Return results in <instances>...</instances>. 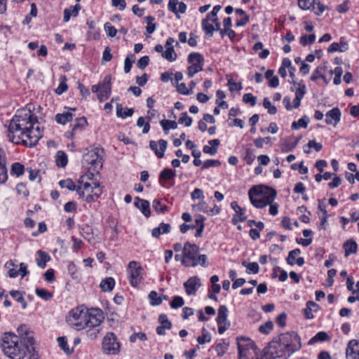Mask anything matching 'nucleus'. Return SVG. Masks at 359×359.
Listing matches in <instances>:
<instances>
[{
  "instance_id": "9",
  "label": "nucleus",
  "mask_w": 359,
  "mask_h": 359,
  "mask_svg": "<svg viewBox=\"0 0 359 359\" xmlns=\"http://www.w3.org/2000/svg\"><path fill=\"white\" fill-rule=\"evenodd\" d=\"M237 345L240 358L248 359L250 357L257 355V348L252 340L245 337H238Z\"/></svg>"
},
{
  "instance_id": "18",
  "label": "nucleus",
  "mask_w": 359,
  "mask_h": 359,
  "mask_svg": "<svg viewBox=\"0 0 359 359\" xmlns=\"http://www.w3.org/2000/svg\"><path fill=\"white\" fill-rule=\"evenodd\" d=\"M346 359H359V340L351 339L346 349Z\"/></svg>"
},
{
  "instance_id": "56",
  "label": "nucleus",
  "mask_w": 359,
  "mask_h": 359,
  "mask_svg": "<svg viewBox=\"0 0 359 359\" xmlns=\"http://www.w3.org/2000/svg\"><path fill=\"white\" fill-rule=\"evenodd\" d=\"M57 340L59 346L61 348L62 350H63L67 355L72 353V351L69 348L67 339L65 337H59Z\"/></svg>"
},
{
  "instance_id": "24",
  "label": "nucleus",
  "mask_w": 359,
  "mask_h": 359,
  "mask_svg": "<svg viewBox=\"0 0 359 359\" xmlns=\"http://www.w3.org/2000/svg\"><path fill=\"white\" fill-rule=\"evenodd\" d=\"M134 205L146 217H149L151 215L150 205L148 201L141 199L139 197L135 198Z\"/></svg>"
},
{
  "instance_id": "45",
  "label": "nucleus",
  "mask_w": 359,
  "mask_h": 359,
  "mask_svg": "<svg viewBox=\"0 0 359 359\" xmlns=\"http://www.w3.org/2000/svg\"><path fill=\"white\" fill-rule=\"evenodd\" d=\"M175 176V171L170 168L163 169L159 175V183L161 184L162 180H170Z\"/></svg>"
},
{
  "instance_id": "4",
  "label": "nucleus",
  "mask_w": 359,
  "mask_h": 359,
  "mask_svg": "<svg viewBox=\"0 0 359 359\" xmlns=\"http://www.w3.org/2000/svg\"><path fill=\"white\" fill-rule=\"evenodd\" d=\"M87 176L83 175L78 180L79 185L77 186L76 192L79 197L88 203L97 201L102 193L100 183L93 182L92 183L84 182Z\"/></svg>"
},
{
  "instance_id": "15",
  "label": "nucleus",
  "mask_w": 359,
  "mask_h": 359,
  "mask_svg": "<svg viewBox=\"0 0 359 359\" xmlns=\"http://www.w3.org/2000/svg\"><path fill=\"white\" fill-rule=\"evenodd\" d=\"M201 286V280L197 276H192L189 278L184 283V287L185 288L186 293L191 296L195 295L196 291Z\"/></svg>"
},
{
  "instance_id": "62",
  "label": "nucleus",
  "mask_w": 359,
  "mask_h": 359,
  "mask_svg": "<svg viewBox=\"0 0 359 359\" xmlns=\"http://www.w3.org/2000/svg\"><path fill=\"white\" fill-rule=\"evenodd\" d=\"M192 118L189 116L186 112L182 113L179 118L178 123L184 124L186 127H189L192 124Z\"/></svg>"
},
{
  "instance_id": "52",
  "label": "nucleus",
  "mask_w": 359,
  "mask_h": 359,
  "mask_svg": "<svg viewBox=\"0 0 359 359\" xmlns=\"http://www.w3.org/2000/svg\"><path fill=\"white\" fill-rule=\"evenodd\" d=\"M196 226L197 227L196 232L195 233L196 237H201L202 235V232L204 229V217L201 215H199L195 219Z\"/></svg>"
},
{
  "instance_id": "31",
  "label": "nucleus",
  "mask_w": 359,
  "mask_h": 359,
  "mask_svg": "<svg viewBox=\"0 0 359 359\" xmlns=\"http://www.w3.org/2000/svg\"><path fill=\"white\" fill-rule=\"evenodd\" d=\"M116 109L117 116L123 119L132 116L135 111L133 108H123L121 104H116Z\"/></svg>"
},
{
  "instance_id": "12",
  "label": "nucleus",
  "mask_w": 359,
  "mask_h": 359,
  "mask_svg": "<svg viewBox=\"0 0 359 359\" xmlns=\"http://www.w3.org/2000/svg\"><path fill=\"white\" fill-rule=\"evenodd\" d=\"M102 347L105 354L115 355L119 353L121 344L115 334L110 332L103 337Z\"/></svg>"
},
{
  "instance_id": "60",
  "label": "nucleus",
  "mask_w": 359,
  "mask_h": 359,
  "mask_svg": "<svg viewBox=\"0 0 359 359\" xmlns=\"http://www.w3.org/2000/svg\"><path fill=\"white\" fill-rule=\"evenodd\" d=\"M36 294L41 299L47 301L53 297L52 293L43 288H36Z\"/></svg>"
},
{
  "instance_id": "53",
  "label": "nucleus",
  "mask_w": 359,
  "mask_h": 359,
  "mask_svg": "<svg viewBox=\"0 0 359 359\" xmlns=\"http://www.w3.org/2000/svg\"><path fill=\"white\" fill-rule=\"evenodd\" d=\"M300 253L301 250L299 248L291 250L286 259L287 263L290 266H293L295 264V261L297 260L296 257L298 256Z\"/></svg>"
},
{
  "instance_id": "3",
  "label": "nucleus",
  "mask_w": 359,
  "mask_h": 359,
  "mask_svg": "<svg viewBox=\"0 0 359 359\" xmlns=\"http://www.w3.org/2000/svg\"><path fill=\"white\" fill-rule=\"evenodd\" d=\"M1 348L5 355L11 359H24L29 356L27 346L19 341L18 336L13 332H5L1 337Z\"/></svg>"
},
{
  "instance_id": "49",
  "label": "nucleus",
  "mask_w": 359,
  "mask_h": 359,
  "mask_svg": "<svg viewBox=\"0 0 359 359\" xmlns=\"http://www.w3.org/2000/svg\"><path fill=\"white\" fill-rule=\"evenodd\" d=\"M10 295L16 299V300L21 304L22 307L23 309H25L27 306V302L25 301V298L23 297L22 293L18 290H11L10 291Z\"/></svg>"
},
{
  "instance_id": "54",
  "label": "nucleus",
  "mask_w": 359,
  "mask_h": 359,
  "mask_svg": "<svg viewBox=\"0 0 359 359\" xmlns=\"http://www.w3.org/2000/svg\"><path fill=\"white\" fill-rule=\"evenodd\" d=\"M203 66L198 65L190 64V66L187 68V74L189 78L193 77L196 74L203 70Z\"/></svg>"
},
{
  "instance_id": "41",
  "label": "nucleus",
  "mask_w": 359,
  "mask_h": 359,
  "mask_svg": "<svg viewBox=\"0 0 359 359\" xmlns=\"http://www.w3.org/2000/svg\"><path fill=\"white\" fill-rule=\"evenodd\" d=\"M236 13L243 16L242 18L236 20V25L237 27L245 26L249 22V15L241 8L236 9Z\"/></svg>"
},
{
  "instance_id": "64",
  "label": "nucleus",
  "mask_w": 359,
  "mask_h": 359,
  "mask_svg": "<svg viewBox=\"0 0 359 359\" xmlns=\"http://www.w3.org/2000/svg\"><path fill=\"white\" fill-rule=\"evenodd\" d=\"M316 40V35L314 34H310V35H303L300 38V43L305 46L308 44L313 43Z\"/></svg>"
},
{
  "instance_id": "20",
  "label": "nucleus",
  "mask_w": 359,
  "mask_h": 359,
  "mask_svg": "<svg viewBox=\"0 0 359 359\" xmlns=\"http://www.w3.org/2000/svg\"><path fill=\"white\" fill-rule=\"evenodd\" d=\"M341 119V111L338 107H334L325 114V123L327 125L336 126Z\"/></svg>"
},
{
  "instance_id": "16",
  "label": "nucleus",
  "mask_w": 359,
  "mask_h": 359,
  "mask_svg": "<svg viewBox=\"0 0 359 359\" xmlns=\"http://www.w3.org/2000/svg\"><path fill=\"white\" fill-rule=\"evenodd\" d=\"M168 142L165 140H160L158 142L151 140L149 142L150 149L154 151L156 156L161 158L164 156V153L167 149Z\"/></svg>"
},
{
  "instance_id": "30",
  "label": "nucleus",
  "mask_w": 359,
  "mask_h": 359,
  "mask_svg": "<svg viewBox=\"0 0 359 359\" xmlns=\"http://www.w3.org/2000/svg\"><path fill=\"white\" fill-rule=\"evenodd\" d=\"M38 257L36 258V264L39 267L44 269L48 262L50 261V255L42 250H38L36 252Z\"/></svg>"
},
{
  "instance_id": "21",
  "label": "nucleus",
  "mask_w": 359,
  "mask_h": 359,
  "mask_svg": "<svg viewBox=\"0 0 359 359\" xmlns=\"http://www.w3.org/2000/svg\"><path fill=\"white\" fill-rule=\"evenodd\" d=\"M158 321L161 325L156 327V333L158 335H165V330L172 328V323L168 320L167 315L164 313L159 315Z\"/></svg>"
},
{
  "instance_id": "48",
  "label": "nucleus",
  "mask_w": 359,
  "mask_h": 359,
  "mask_svg": "<svg viewBox=\"0 0 359 359\" xmlns=\"http://www.w3.org/2000/svg\"><path fill=\"white\" fill-rule=\"evenodd\" d=\"M147 23L146 31L149 34L154 33L156 29V25L154 23V18L151 15H148L144 18Z\"/></svg>"
},
{
  "instance_id": "29",
  "label": "nucleus",
  "mask_w": 359,
  "mask_h": 359,
  "mask_svg": "<svg viewBox=\"0 0 359 359\" xmlns=\"http://www.w3.org/2000/svg\"><path fill=\"white\" fill-rule=\"evenodd\" d=\"M81 10V6L76 4L74 6H71L69 8H66L64 11V22H67L70 20L71 17H76L78 15L79 11Z\"/></svg>"
},
{
  "instance_id": "57",
  "label": "nucleus",
  "mask_w": 359,
  "mask_h": 359,
  "mask_svg": "<svg viewBox=\"0 0 359 359\" xmlns=\"http://www.w3.org/2000/svg\"><path fill=\"white\" fill-rule=\"evenodd\" d=\"M153 209L158 213H163L167 210V206L162 204L161 201L158 199H155L152 202Z\"/></svg>"
},
{
  "instance_id": "28",
  "label": "nucleus",
  "mask_w": 359,
  "mask_h": 359,
  "mask_svg": "<svg viewBox=\"0 0 359 359\" xmlns=\"http://www.w3.org/2000/svg\"><path fill=\"white\" fill-rule=\"evenodd\" d=\"M263 193H262L260 195H259V198L260 199L264 202V203H266V199L268 200V198H271V203L274 201L276 197V191L275 189L271 188V187H265V186H263Z\"/></svg>"
},
{
  "instance_id": "8",
  "label": "nucleus",
  "mask_w": 359,
  "mask_h": 359,
  "mask_svg": "<svg viewBox=\"0 0 359 359\" xmlns=\"http://www.w3.org/2000/svg\"><path fill=\"white\" fill-rule=\"evenodd\" d=\"M103 154L104 150L102 148L95 147L83 155V165L94 171L100 170L102 167Z\"/></svg>"
},
{
  "instance_id": "22",
  "label": "nucleus",
  "mask_w": 359,
  "mask_h": 359,
  "mask_svg": "<svg viewBox=\"0 0 359 359\" xmlns=\"http://www.w3.org/2000/svg\"><path fill=\"white\" fill-rule=\"evenodd\" d=\"M8 180L6 156L3 149L0 148V184H4Z\"/></svg>"
},
{
  "instance_id": "1",
  "label": "nucleus",
  "mask_w": 359,
  "mask_h": 359,
  "mask_svg": "<svg viewBox=\"0 0 359 359\" xmlns=\"http://www.w3.org/2000/svg\"><path fill=\"white\" fill-rule=\"evenodd\" d=\"M42 136L37 117L27 109L18 110L8 128V137L16 144L33 147Z\"/></svg>"
},
{
  "instance_id": "34",
  "label": "nucleus",
  "mask_w": 359,
  "mask_h": 359,
  "mask_svg": "<svg viewBox=\"0 0 359 359\" xmlns=\"http://www.w3.org/2000/svg\"><path fill=\"white\" fill-rule=\"evenodd\" d=\"M318 305L314 302L309 301L306 303V307L304 309V314L306 319H312L314 318L313 311H316Z\"/></svg>"
},
{
  "instance_id": "43",
  "label": "nucleus",
  "mask_w": 359,
  "mask_h": 359,
  "mask_svg": "<svg viewBox=\"0 0 359 359\" xmlns=\"http://www.w3.org/2000/svg\"><path fill=\"white\" fill-rule=\"evenodd\" d=\"M25 172V166L18 162L12 164L11 169V175L20 177L23 175Z\"/></svg>"
},
{
  "instance_id": "27",
  "label": "nucleus",
  "mask_w": 359,
  "mask_h": 359,
  "mask_svg": "<svg viewBox=\"0 0 359 359\" xmlns=\"http://www.w3.org/2000/svg\"><path fill=\"white\" fill-rule=\"evenodd\" d=\"M299 141V138L290 137L285 139L281 144L282 151L285 152L292 151L297 147Z\"/></svg>"
},
{
  "instance_id": "6",
  "label": "nucleus",
  "mask_w": 359,
  "mask_h": 359,
  "mask_svg": "<svg viewBox=\"0 0 359 359\" xmlns=\"http://www.w3.org/2000/svg\"><path fill=\"white\" fill-rule=\"evenodd\" d=\"M17 336L19 341L28 347L29 350V359H39L38 351H36L34 344V334L26 325H21L17 329Z\"/></svg>"
},
{
  "instance_id": "33",
  "label": "nucleus",
  "mask_w": 359,
  "mask_h": 359,
  "mask_svg": "<svg viewBox=\"0 0 359 359\" xmlns=\"http://www.w3.org/2000/svg\"><path fill=\"white\" fill-rule=\"evenodd\" d=\"M115 286V280L112 277H107L102 280L100 283L102 291L111 292Z\"/></svg>"
},
{
  "instance_id": "47",
  "label": "nucleus",
  "mask_w": 359,
  "mask_h": 359,
  "mask_svg": "<svg viewBox=\"0 0 359 359\" xmlns=\"http://www.w3.org/2000/svg\"><path fill=\"white\" fill-rule=\"evenodd\" d=\"M162 57L170 62L176 60L177 55L175 52L173 46L168 47L166 50L163 52Z\"/></svg>"
},
{
  "instance_id": "50",
  "label": "nucleus",
  "mask_w": 359,
  "mask_h": 359,
  "mask_svg": "<svg viewBox=\"0 0 359 359\" xmlns=\"http://www.w3.org/2000/svg\"><path fill=\"white\" fill-rule=\"evenodd\" d=\"M160 123L165 133H168L170 129L177 128V123L175 121L163 119L161 121Z\"/></svg>"
},
{
  "instance_id": "55",
  "label": "nucleus",
  "mask_w": 359,
  "mask_h": 359,
  "mask_svg": "<svg viewBox=\"0 0 359 359\" xmlns=\"http://www.w3.org/2000/svg\"><path fill=\"white\" fill-rule=\"evenodd\" d=\"M211 341V336L205 328L202 329V334L197 338L199 344H204Z\"/></svg>"
},
{
  "instance_id": "42",
  "label": "nucleus",
  "mask_w": 359,
  "mask_h": 359,
  "mask_svg": "<svg viewBox=\"0 0 359 359\" xmlns=\"http://www.w3.org/2000/svg\"><path fill=\"white\" fill-rule=\"evenodd\" d=\"M55 161L57 166L64 168L67 164V156L62 151H58L56 154Z\"/></svg>"
},
{
  "instance_id": "58",
  "label": "nucleus",
  "mask_w": 359,
  "mask_h": 359,
  "mask_svg": "<svg viewBox=\"0 0 359 359\" xmlns=\"http://www.w3.org/2000/svg\"><path fill=\"white\" fill-rule=\"evenodd\" d=\"M15 264L12 260L8 261L5 264V267L8 269V276L11 278H16L18 275V271L14 269Z\"/></svg>"
},
{
  "instance_id": "59",
  "label": "nucleus",
  "mask_w": 359,
  "mask_h": 359,
  "mask_svg": "<svg viewBox=\"0 0 359 359\" xmlns=\"http://www.w3.org/2000/svg\"><path fill=\"white\" fill-rule=\"evenodd\" d=\"M149 299L152 306H158L162 303V299L158 297L156 291H151L149 292Z\"/></svg>"
},
{
  "instance_id": "36",
  "label": "nucleus",
  "mask_w": 359,
  "mask_h": 359,
  "mask_svg": "<svg viewBox=\"0 0 359 359\" xmlns=\"http://www.w3.org/2000/svg\"><path fill=\"white\" fill-rule=\"evenodd\" d=\"M187 62L189 64L204 65V58L198 53H191L188 56Z\"/></svg>"
},
{
  "instance_id": "35",
  "label": "nucleus",
  "mask_w": 359,
  "mask_h": 359,
  "mask_svg": "<svg viewBox=\"0 0 359 359\" xmlns=\"http://www.w3.org/2000/svg\"><path fill=\"white\" fill-rule=\"evenodd\" d=\"M88 122L86 117L76 118V123L72 125L71 136H73L78 130H81L87 126Z\"/></svg>"
},
{
  "instance_id": "26",
  "label": "nucleus",
  "mask_w": 359,
  "mask_h": 359,
  "mask_svg": "<svg viewBox=\"0 0 359 359\" xmlns=\"http://www.w3.org/2000/svg\"><path fill=\"white\" fill-rule=\"evenodd\" d=\"M209 145H205L203 148V151L205 154L210 155H215L217 153V148L220 144V141L218 139H215L208 141Z\"/></svg>"
},
{
  "instance_id": "25",
  "label": "nucleus",
  "mask_w": 359,
  "mask_h": 359,
  "mask_svg": "<svg viewBox=\"0 0 359 359\" xmlns=\"http://www.w3.org/2000/svg\"><path fill=\"white\" fill-rule=\"evenodd\" d=\"M171 226L170 224L161 222L158 226L151 230V236L154 238H158L161 234H166L170 232Z\"/></svg>"
},
{
  "instance_id": "2",
  "label": "nucleus",
  "mask_w": 359,
  "mask_h": 359,
  "mask_svg": "<svg viewBox=\"0 0 359 359\" xmlns=\"http://www.w3.org/2000/svg\"><path fill=\"white\" fill-rule=\"evenodd\" d=\"M302 347L299 336L292 332L281 334L269 344L271 353L277 357L289 358Z\"/></svg>"
},
{
  "instance_id": "61",
  "label": "nucleus",
  "mask_w": 359,
  "mask_h": 359,
  "mask_svg": "<svg viewBox=\"0 0 359 359\" xmlns=\"http://www.w3.org/2000/svg\"><path fill=\"white\" fill-rule=\"evenodd\" d=\"M263 107L268 110L269 114H275L277 113L276 107L273 105L268 97H265L263 100Z\"/></svg>"
},
{
  "instance_id": "5",
  "label": "nucleus",
  "mask_w": 359,
  "mask_h": 359,
  "mask_svg": "<svg viewBox=\"0 0 359 359\" xmlns=\"http://www.w3.org/2000/svg\"><path fill=\"white\" fill-rule=\"evenodd\" d=\"M187 267H196L201 265L203 267L208 266V257L205 255L199 254V247L194 243L186 242L183 246Z\"/></svg>"
},
{
  "instance_id": "40",
  "label": "nucleus",
  "mask_w": 359,
  "mask_h": 359,
  "mask_svg": "<svg viewBox=\"0 0 359 359\" xmlns=\"http://www.w3.org/2000/svg\"><path fill=\"white\" fill-rule=\"evenodd\" d=\"M242 265L246 267V273L248 274H256L259 271V266L257 262H248L247 261H243L242 262Z\"/></svg>"
},
{
  "instance_id": "51",
  "label": "nucleus",
  "mask_w": 359,
  "mask_h": 359,
  "mask_svg": "<svg viewBox=\"0 0 359 359\" xmlns=\"http://www.w3.org/2000/svg\"><path fill=\"white\" fill-rule=\"evenodd\" d=\"M59 185L62 189H67L70 191H76L77 189V186L75 185L74 182L72 180L68 178L66 180H60L59 182Z\"/></svg>"
},
{
  "instance_id": "39",
  "label": "nucleus",
  "mask_w": 359,
  "mask_h": 359,
  "mask_svg": "<svg viewBox=\"0 0 359 359\" xmlns=\"http://www.w3.org/2000/svg\"><path fill=\"white\" fill-rule=\"evenodd\" d=\"M227 313L228 309L226 306L222 305L219 306L216 319L217 324L227 323Z\"/></svg>"
},
{
  "instance_id": "23",
  "label": "nucleus",
  "mask_w": 359,
  "mask_h": 359,
  "mask_svg": "<svg viewBox=\"0 0 359 359\" xmlns=\"http://www.w3.org/2000/svg\"><path fill=\"white\" fill-rule=\"evenodd\" d=\"M215 17L217 16L212 15V13H209L201 22L203 30L205 32V34L209 36H212L214 33V25L210 23V22H211Z\"/></svg>"
},
{
  "instance_id": "37",
  "label": "nucleus",
  "mask_w": 359,
  "mask_h": 359,
  "mask_svg": "<svg viewBox=\"0 0 359 359\" xmlns=\"http://www.w3.org/2000/svg\"><path fill=\"white\" fill-rule=\"evenodd\" d=\"M74 115L69 111L57 114L55 116V121L60 124L65 125L73 119Z\"/></svg>"
},
{
  "instance_id": "11",
  "label": "nucleus",
  "mask_w": 359,
  "mask_h": 359,
  "mask_svg": "<svg viewBox=\"0 0 359 359\" xmlns=\"http://www.w3.org/2000/svg\"><path fill=\"white\" fill-rule=\"evenodd\" d=\"M111 76L107 75L102 81L92 86L91 90L93 93H97L100 102L107 100L110 97L111 93Z\"/></svg>"
},
{
  "instance_id": "7",
  "label": "nucleus",
  "mask_w": 359,
  "mask_h": 359,
  "mask_svg": "<svg viewBox=\"0 0 359 359\" xmlns=\"http://www.w3.org/2000/svg\"><path fill=\"white\" fill-rule=\"evenodd\" d=\"M87 308L84 306H77L70 311L67 318L69 325L77 330L86 328Z\"/></svg>"
},
{
  "instance_id": "14",
  "label": "nucleus",
  "mask_w": 359,
  "mask_h": 359,
  "mask_svg": "<svg viewBox=\"0 0 359 359\" xmlns=\"http://www.w3.org/2000/svg\"><path fill=\"white\" fill-rule=\"evenodd\" d=\"M86 318V328L95 327L103 321V312L100 309H87Z\"/></svg>"
},
{
  "instance_id": "44",
  "label": "nucleus",
  "mask_w": 359,
  "mask_h": 359,
  "mask_svg": "<svg viewBox=\"0 0 359 359\" xmlns=\"http://www.w3.org/2000/svg\"><path fill=\"white\" fill-rule=\"evenodd\" d=\"M309 123V118L304 115L298 121H294L292 123V128L293 130H298L299 128H306Z\"/></svg>"
},
{
  "instance_id": "46",
  "label": "nucleus",
  "mask_w": 359,
  "mask_h": 359,
  "mask_svg": "<svg viewBox=\"0 0 359 359\" xmlns=\"http://www.w3.org/2000/svg\"><path fill=\"white\" fill-rule=\"evenodd\" d=\"M149 118L139 117L137 121V126L138 127H143L142 133L147 134L150 130Z\"/></svg>"
},
{
  "instance_id": "63",
  "label": "nucleus",
  "mask_w": 359,
  "mask_h": 359,
  "mask_svg": "<svg viewBox=\"0 0 359 359\" xmlns=\"http://www.w3.org/2000/svg\"><path fill=\"white\" fill-rule=\"evenodd\" d=\"M229 344L225 343L224 341L222 342L218 343L215 346V351L218 356H222L226 352L228 349Z\"/></svg>"
},
{
  "instance_id": "32",
  "label": "nucleus",
  "mask_w": 359,
  "mask_h": 359,
  "mask_svg": "<svg viewBox=\"0 0 359 359\" xmlns=\"http://www.w3.org/2000/svg\"><path fill=\"white\" fill-rule=\"evenodd\" d=\"M294 89L291 88L292 91H294L295 97L303 99L305 94L306 93V85L303 83V81L296 83L293 82Z\"/></svg>"
},
{
  "instance_id": "38",
  "label": "nucleus",
  "mask_w": 359,
  "mask_h": 359,
  "mask_svg": "<svg viewBox=\"0 0 359 359\" xmlns=\"http://www.w3.org/2000/svg\"><path fill=\"white\" fill-rule=\"evenodd\" d=\"M358 245L353 241H348L344 244V249L345 251V256L348 257L351 254H354L357 251Z\"/></svg>"
},
{
  "instance_id": "10",
  "label": "nucleus",
  "mask_w": 359,
  "mask_h": 359,
  "mask_svg": "<svg viewBox=\"0 0 359 359\" xmlns=\"http://www.w3.org/2000/svg\"><path fill=\"white\" fill-rule=\"evenodd\" d=\"M144 269L140 264L136 261H130L128 263L127 272L128 278L130 285L137 287L143 280Z\"/></svg>"
},
{
  "instance_id": "19",
  "label": "nucleus",
  "mask_w": 359,
  "mask_h": 359,
  "mask_svg": "<svg viewBox=\"0 0 359 359\" xmlns=\"http://www.w3.org/2000/svg\"><path fill=\"white\" fill-rule=\"evenodd\" d=\"M168 8L170 12L175 14L177 18H180V13H185L187 5L182 1H179V0H169Z\"/></svg>"
},
{
  "instance_id": "17",
  "label": "nucleus",
  "mask_w": 359,
  "mask_h": 359,
  "mask_svg": "<svg viewBox=\"0 0 359 359\" xmlns=\"http://www.w3.org/2000/svg\"><path fill=\"white\" fill-rule=\"evenodd\" d=\"M231 208L235 211L236 215L232 217L231 222L233 224L245 222L247 219L245 209L240 207L236 201L231 203Z\"/></svg>"
},
{
  "instance_id": "13",
  "label": "nucleus",
  "mask_w": 359,
  "mask_h": 359,
  "mask_svg": "<svg viewBox=\"0 0 359 359\" xmlns=\"http://www.w3.org/2000/svg\"><path fill=\"white\" fill-rule=\"evenodd\" d=\"M263 186H254L248 191L249 198L251 203L257 208H263L271 203V198L266 199V203H264L259 195L263 193Z\"/></svg>"
}]
</instances>
